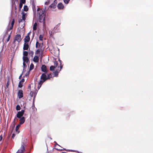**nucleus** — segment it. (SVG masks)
<instances>
[{
    "instance_id": "12",
    "label": "nucleus",
    "mask_w": 153,
    "mask_h": 153,
    "mask_svg": "<svg viewBox=\"0 0 153 153\" xmlns=\"http://www.w3.org/2000/svg\"><path fill=\"white\" fill-rule=\"evenodd\" d=\"M41 69L43 72L46 73L47 72L46 66L45 65H43L41 67Z\"/></svg>"
},
{
    "instance_id": "19",
    "label": "nucleus",
    "mask_w": 153,
    "mask_h": 153,
    "mask_svg": "<svg viewBox=\"0 0 153 153\" xmlns=\"http://www.w3.org/2000/svg\"><path fill=\"white\" fill-rule=\"evenodd\" d=\"M21 125L19 124L17 125L16 127V131L18 133H19V127H20Z\"/></svg>"
},
{
    "instance_id": "5",
    "label": "nucleus",
    "mask_w": 153,
    "mask_h": 153,
    "mask_svg": "<svg viewBox=\"0 0 153 153\" xmlns=\"http://www.w3.org/2000/svg\"><path fill=\"white\" fill-rule=\"evenodd\" d=\"M25 112V111L24 110H22L20 111H19L16 114V117L19 118H22L23 117L24 113Z\"/></svg>"
},
{
    "instance_id": "35",
    "label": "nucleus",
    "mask_w": 153,
    "mask_h": 153,
    "mask_svg": "<svg viewBox=\"0 0 153 153\" xmlns=\"http://www.w3.org/2000/svg\"><path fill=\"white\" fill-rule=\"evenodd\" d=\"M25 0H20V2L22 4H25Z\"/></svg>"
},
{
    "instance_id": "45",
    "label": "nucleus",
    "mask_w": 153,
    "mask_h": 153,
    "mask_svg": "<svg viewBox=\"0 0 153 153\" xmlns=\"http://www.w3.org/2000/svg\"><path fill=\"white\" fill-rule=\"evenodd\" d=\"M7 34V32H6V33L5 34Z\"/></svg>"
},
{
    "instance_id": "21",
    "label": "nucleus",
    "mask_w": 153,
    "mask_h": 153,
    "mask_svg": "<svg viewBox=\"0 0 153 153\" xmlns=\"http://www.w3.org/2000/svg\"><path fill=\"white\" fill-rule=\"evenodd\" d=\"M37 23L36 22L34 23L33 27V30H35L37 29Z\"/></svg>"
},
{
    "instance_id": "42",
    "label": "nucleus",
    "mask_w": 153,
    "mask_h": 153,
    "mask_svg": "<svg viewBox=\"0 0 153 153\" xmlns=\"http://www.w3.org/2000/svg\"><path fill=\"white\" fill-rule=\"evenodd\" d=\"M25 81V80H24V79H21V80L20 81V82H21V83L22 82H24Z\"/></svg>"
},
{
    "instance_id": "46",
    "label": "nucleus",
    "mask_w": 153,
    "mask_h": 153,
    "mask_svg": "<svg viewBox=\"0 0 153 153\" xmlns=\"http://www.w3.org/2000/svg\"><path fill=\"white\" fill-rule=\"evenodd\" d=\"M16 118L15 117V118H14V121H15Z\"/></svg>"
},
{
    "instance_id": "9",
    "label": "nucleus",
    "mask_w": 153,
    "mask_h": 153,
    "mask_svg": "<svg viewBox=\"0 0 153 153\" xmlns=\"http://www.w3.org/2000/svg\"><path fill=\"white\" fill-rule=\"evenodd\" d=\"M29 48V45L28 42H25L24 44L23 50H27Z\"/></svg>"
},
{
    "instance_id": "15",
    "label": "nucleus",
    "mask_w": 153,
    "mask_h": 153,
    "mask_svg": "<svg viewBox=\"0 0 153 153\" xmlns=\"http://www.w3.org/2000/svg\"><path fill=\"white\" fill-rule=\"evenodd\" d=\"M33 61L35 62H38L39 61V57L37 56H35L33 59Z\"/></svg>"
},
{
    "instance_id": "50",
    "label": "nucleus",
    "mask_w": 153,
    "mask_h": 153,
    "mask_svg": "<svg viewBox=\"0 0 153 153\" xmlns=\"http://www.w3.org/2000/svg\"><path fill=\"white\" fill-rule=\"evenodd\" d=\"M57 145L59 146V145L58 144H57Z\"/></svg>"
},
{
    "instance_id": "18",
    "label": "nucleus",
    "mask_w": 153,
    "mask_h": 153,
    "mask_svg": "<svg viewBox=\"0 0 153 153\" xmlns=\"http://www.w3.org/2000/svg\"><path fill=\"white\" fill-rule=\"evenodd\" d=\"M44 81V80H43L42 79H41L40 80V81H39V83H38L39 85L38 86V88L39 89L41 87V85H42V84L43 83L45 82V81Z\"/></svg>"
},
{
    "instance_id": "16",
    "label": "nucleus",
    "mask_w": 153,
    "mask_h": 153,
    "mask_svg": "<svg viewBox=\"0 0 153 153\" xmlns=\"http://www.w3.org/2000/svg\"><path fill=\"white\" fill-rule=\"evenodd\" d=\"M23 62L26 63H28L29 61V59L27 56H23Z\"/></svg>"
},
{
    "instance_id": "26",
    "label": "nucleus",
    "mask_w": 153,
    "mask_h": 153,
    "mask_svg": "<svg viewBox=\"0 0 153 153\" xmlns=\"http://www.w3.org/2000/svg\"><path fill=\"white\" fill-rule=\"evenodd\" d=\"M42 51V50H41V49L38 48L36 52V54H39V53L40 52Z\"/></svg>"
},
{
    "instance_id": "30",
    "label": "nucleus",
    "mask_w": 153,
    "mask_h": 153,
    "mask_svg": "<svg viewBox=\"0 0 153 153\" xmlns=\"http://www.w3.org/2000/svg\"><path fill=\"white\" fill-rule=\"evenodd\" d=\"M23 6V4H22L21 3H20L19 4V10H20L22 8V7Z\"/></svg>"
},
{
    "instance_id": "34",
    "label": "nucleus",
    "mask_w": 153,
    "mask_h": 153,
    "mask_svg": "<svg viewBox=\"0 0 153 153\" xmlns=\"http://www.w3.org/2000/svg\"><path fill=\"white\" fill-rule=\"evenodd\" d=\"M10 34H11V33H10L9 35L8 36L7 39V42H8V41H9V40L10 39Z\"/></svg>"
},
{
    "instance_id": "25",
    "label": "nucleus",
    "mask_w": 153,
    "mask_h": 153,
    "mask_svg": "<svg viewBox=\"0 0 153 153\" xmlns=\"http://www.w3.org/2000/svg\"><path fill=\"white\" fill-rule=\"evenodd\" d=\"M28 52L26 51H24L23 52V54L24 56H27L28 55Z\"/></svg>"
},
{
    "instance_id": "8",
    "label": "nucleus",
    "mask_w": 153,
    "mask_h": 153,
    "mask_svg": "<svg viewBox=\"0 0 153 153\" xmlns=\"http://www.w3.org/2000/svg\"><path fill=\"white\" fill-rule=\"evenodd\" d=\"M29 33H28L27 36L25 37L24 39L25 42H28L30 40V37L29 36Z\"/></svg>"
},
{
    "instance_id": "29",
    "label": "nucleus",
    "mask_w": 153,
    "mask_h": 153,
    "mask_svg": "<svg viewBox=\"0 0 153 153\" xmlns=\"http://www.w3.org/2000/svg\"><path fill=\"white\" fill-rule=\"evenodd\" d=\"M21 109L20 106L19 105H17L16 106V110L17 111Z\"/></svg>"
},
{
    "instance_id": "48",
    "label": "nucleus",
    "mask_w": 153,
    "mask_h": 153,
    "mask_svg": "<svg viewBox=\"0 0 153 153\" xmlns=\"http://www.w3.org/2000/svg\"><path fill=\"white\" fill-rule=\"evenodd\" d=\"M39 8H38V9H37V10H38H38H39Z\"/></svg>"
},
{
    "instance_id": "44",
    "label": "nucleus",
    "mask_w": 153,
    "mask_h": 153,
    "mask_svg": "<svg viewBox=\"0 0 153 153\" xmlns=\"http://www.w3.org/2000/svg\"><path fill=\"white\" fill-rule=\"evenodd\" d=\"M22 74H21L19 77V79H20L22 77Z\"/></svg>"
},
{
    "instance_id": "1",
    "label": "nucleus",
    "mask_w": 153,
    "mask_h": 153,
    "mask_svg": "<svg viewBox=\"0 0 153 153\" xmlns=\"http://www.w3.org/2000/svg\"><path fill=\"white\" fill-rule=\"evenodd\" d=\"M39 21L40 22H43V26L45 28V21L46 13L44 10H40L39 13Z\"/></svg>"
},
{
    "instance_id": "22",
    "label": "nucleus",
    "mask_w": 153,
    "mask_h": 153,
    "mask_svg": "<svg viewBox=\"0 0 153 153\" xmlns=\"http://www.w3.org/2000/svg\"><path fill=\"white\" fill-rule=\"evenodd\" d=\"M34 66L33 64L31 63L30 65L29 68V71L32 70L34 68Z\"/></svg>"
},
{
    "instance_id": "40",
    "label": "nucleus",
    "mask_w": 153,
    "mask_h": 153,
    "mask_svg": "<svg viewBox=\"0 0 153 153\" xmlns=\"http://www.w3.org/2000/svg\"><path fill=\"white\" fill-rule=\"evenodd\" d=\"M15 136V134L13 133L12 134V138H13Z\"/></svg>"
},
{
    "instance_id": "23",
    "label": "nucleus",
    "mask_w": 153,
    "mask_h": 153,
    "mask_svg": "<svg viewBox=\"0 0 153 153\" xmlns=\"http://www.w3.org/2000/svg\"><path fill=\"white\" fill-rule=\"evenodd\" d=\"M28 10L27 6L26 5H25L24 7V10L25 11H27Z\"/></svg>"
},
{
    "instance_id": "43",
    "label": "nucleus",
    "mask_w": 153,
    "mask_h": 153,
    "mask_svg": "<svg viewBox=\"0 0 153 153\" xmlns=\"http://www.w3.org/2000/svg\"><path fill=\"white\" fill-rule=\"evenodd\" d=\"M2 135H1L0 136V141H1L2 140Z\"/></svg>"
},
{
    "instance_id": "14",
    "label": "nucleus",
    "mask_w": 153,
    "mask_h": 153,
    "mask_svg": "<svg viewBox=\"0 0 153 153\" xmlns=\"http://www.w3.org/2000/svg\"><path fill=\"white\" fill-rule=\"evenodd\" d=\"M19 119L20 123L19 124L22 125L25 122V118L24 117H22V118H19Z\"/></svg>"
},
{
    "instance_id": "20",
    "label": "nucleus",
    "mask_w": 153,
    "mask_h": 153,
    "mask_svg": "<svg viewBox=\"0 0 153 153\" xmlns=\"http://www.w3.org/2000/svg\"><path fill=\"white\" fill-rule=\"evenodd\" d=\"M22 18L23 21H25V16L26 14L23 12H22Z\"/></svg>"
},
{
    "instance_id": "17",
    "label": "nucleus",
    "mask_w": 153,
    "mask_h": 153,
    "mask_svg": "<svg viewBox=\"0 0 153 153\" xmlns=\"http://www.w3.org/2000/svg\"><path fill=\"white\" fill-rule=\"evenodd\" d=\"M56 3H55L54 2L52 4L49 6V7L51 8H55L56 7Z\"/></svg>"
},
{
    "instance_id": "39",
    "label": "nucleus",
    "mask_w": 153,
    "mask_h": 153,
    "mask_svg": "<svg viewBox=\"0 0 153 153\" xmlns=\"http://www.w3.org/2000/svg\"><path fill=\"white\" fill-rule=\"evenodd\" d=\"M26 63L25 62H23V65L24 68L26 66Z\"/></svg>"
},
{
    "instance_id": "38",
    "label": "nucleus",
    "mask_w": 153,
    "mask_h": 153,
    "mask_svg": "<svg viewBox=\"0 0 153 153\" xmlns=\"http://www.w3.org/2000/svg\"><path fill=\"white\" fill-rule=\"evenodd\" d=\"M50 3V1L49 0H48V1L45 2V4L46 5H48Z\"/></svg>"
},
{
    "instance_id": "28",
    "label": "nucleus",
    "mask_w": 153,
    "mask_h": 153,
    "mask_svg": "<svg viewBox=\"0 0 153 153\" xmlns=\"http://www.w3.org/2000/svg\"><path fill=\"white\" fill-rule=\"evenodd\" d=\"M43 35H40L39 36V39L40 40L42 41H43Z\"/></svg>"
},
{
    "instance_id": "10",
    "label": "nucleus",
    "mask_w": 153,
    "mask_h": 153,
    "mask_svg": "<svg viewBox=\"0 0 153 153\" xmlns=\"http://www.w3.org/2000/svg\"><path fill=\"white\" fill-rule=\"evenodd\" d=\"M43 43L41 44L39 43L37 41L36 44V48L41 49L42 47Z\"/></svg>"
},
{
    "instance_id": "3",
    "label": "nucleus",
    "mask_w": 153,
    "mask_h": 153,
    "mask_svg": "<svg viewBox=\"0 0 153 153\" xmlns=\"http://www.w3.org/2000/svg\"><path fill=\"white\" fill-rule=\"evenodd\" d=\"M22 40L21 36L20 34H17L15 36L14 40L13 42V43L15 44L16 41L18 42H20Z\"/></svg>"
},
{
    "instance_id": "6",
    "label": "nucleus",
    "mask_w": 153,
    "mask_h": 153,
    "mask_svg": "<svg viewBox=\"0 0 153 153\" xmlns=\"http://www.w3.org/2000/svg\"><path fill=\"white\" fill-rule=\"evenodd\" d=\"M48 75V77H47L46 76L45 74H42L41 76V79H42L44 80L43 81H45L46 80L50 78L49 76V75Z\"/></svg>"
},
{
    "instance_id": "41",
    "label": "nucleus",
    "mask_w": 153,
    "mask_h": 153,
    "mask_svg": "<svg viewBox=\"0 0 153 153\" xmlns=\"http://www.w3.org/2000/svg\"><path fill=\"white\" fill-rule=\"evenodd\" d=\"M22 20H23L22 19H20L19 20V23H20V22H22Z\"/></svg>"
},
{
    "instance_id": "11",
    "label": "nucleus",
    "mask_w": 153,
    "mask_h": 153,
    "mask_svg": "<svg viewBox=\"0 0 153 153\" xmlns=\"http://www.w3.org/2000/svg\"><path fill=\"white\" fill-rule=\"evenodd\" d=\"M57 7L58 9L60 10L63 9L64 8V6L61 3H59L58 4Z\"/></svg>"
},
{
    "instance_id": "4",
    "label": "nucleus",
    "mask_w": 153,
    "mask_h": 153,
    "mask_svg": "<svg viewBox=\"0 0 153 153\" xmlns=\"http://www.w3.org/2000/svg\"><path fill=\"white\" fill-rule=\"evenodd\" d=\"M26 145L25 143H22L20 149L18 150L16 153H23L25 151V147Z\"/></svg>"
},
{
    "instance_id": "13",
    "label": "nucleus",
    "mask_w": 153,
    "mask_h": 153,
    "mask_svg": "<svg viewBox=\"0 0 153 153\" xmlns=\"http://www.w3.org/2000/svg\"><path fill=\"white\" fill-rule=\"evenodd\" d=\"M14 23H15L14 19H12V21L11 22V26L10 27V28L7 30L8 31H9V30L13 29Z\"/></svg>"
},
{
    "instance_id": "33",
    "label": "nucleus",
    "mask_w": 153,
    "mask_h": 153,
    "mask_svg": "<svg viewBox=\"0 0 153 153\" xmlns=\"http://www.w3.org/2000/svg\"><path fill=\"white\" fill-rule=\"evenodd\" d=\"M18 86L19 88H22V83H21V82H19V83Z\"/></svg>"
},
{
    "instance_id": "49",
    "label": "nucleus",
    "mask_w": 153,
    "mask_h": 153,
    "mask_svg": "<svg viewBox=\"0 0 153 153\" xmlns=\"http://www.w3.org/2000/svg\"><path fill=\"white\" fill-rule=\"evenodd\" d=\"M5 36H4V37H5Z\"/></svg>"
},
{
    "instance_id": "2",
    "label": "nucleus",
    "mask_w": 153,
    "mask_h": 153,
    "mask_svg": "<svg viewBox=\"0 0 153 153\" xmlns=\"http://www.w3.org/2000/svg\"><path fill=\"white\" fill-rule=\"evenodd\" d=\"M59 62L60 64V66L59 68V66L58 67V69H56V71H55L54 72V74L55 76H57L58 75V73L60 72V71L62 69L63 67V65H62L61 63V61L59 59Z\"/></svg>"
},
{
    "instance_id": "27",
    "label": "nucleus",
    "mask_w": 153,
    "mask_h": 153,
    "mask_svg": "<svg viewBox=\"0 0 153 153\" xmlns=\"http://www.w3.org/2000/svg\"><path fill=\"white\" fill-rule=\"evenodd\" d=\"M58 65V63L56 61H54V66H55L56 68L57 67V65Z\"/></svg>"
},
{
    "instance_id": "36",
    "label": "nucleus",
    "mask_w": 153,
    "mask_h": 153,
    "mask_svg": "<svg viewBox=\"0 0 153 153\" xmlns=\"http://www.w3.org/2000/svg\"><path fill=\"white\" fill-rule=\"evenodd\" d=\"M9 84H10L9 81L8 80L7 81V83H6V86L7 88L8 87Z\"/></svg>"
},
{
    "instance_id": "32",
    "label": "nucleus",
    "mask_w": 153,
    "mask_h": 153,
    "mask_svg": "<svg viewBox=\"0 0 153 153\" xmlns=\"http://www.w3.org/2000/svg\"><path fill=\"white\" fill-rule=\"evenodd\" d=\"M59 52L58 51V50H56V52H53V53L54 54L55 56H56L58 54Z\"/></svg>"
},
{
    "instance_id": "31",
    "label": "nucleus",
    "mask_w": 153,
    "mask_h": 153,
    "mask_svg": "<svg viewBox=\"0 0 153 153\" xmlns=\"http://www.w3.org/2000/svg\"><path fill=\"white\" fill-rule=\"evenodd\" d=\"M64 2L66 4H68L70 1V0H63Z\"/></svg>"
},
{
    "instance_id": "7",
    "label": "nucleus",
    "mask_w": 153,
    "mask_h": 153,
    "mask_svg": "<svg viewBox=\"0 0 153 153\" xmlns=\"http://www.w3.org/2000/svg\"><path fill=\"white\" fill-rule=\"evenodd\" d=\"M18 96L19 98H22L23 96V91L22 90H19L18 93Z\"/></svg>"
},
{
    "instance_id": "24",
    "label": "nucleus",
    "mask_w": 153,
    "mask_h": 153,
    "mask_svg": "<svg viewBox=\"0 0 153 153\" xmlns=\"http://www.w3.org/2000/svg\"><path fill=\"white\" fill-rule=\"evenodd\" d=\"M55 67L54 66H51L50 68V70L51 71H53L54 70Z\"/></svg>"
},
{
    "instance_id": "37",
    "label": "nucleus",
    "mask_w": 153,
    "mask_h": 153,
    "mask_svg": "<svg viewBox=\"0 0 153 153\" xmlns=\"http://www.w3.org/2000/svg\"><path fill=\"white\" fill-rule=\"evenodd\" d=\"M34 93L32 91H31L30 93V95L31 97H32L33 96Z\"/></svg>"
},
{
    "instance_id": "47",
    "label": "nucleus",
    "mask_w": 153,
    "mask_h": 153,
    "mask_svg": "<svg viewBox=\"0 0 153 153\" xmlns=\"http://www.w3.org/2000/svg\"><path fill=\"white\" fill-rule=\"evenodd\" d=\"M66 153V152H62V153Z\"/></svg>"
}]
</instances>
